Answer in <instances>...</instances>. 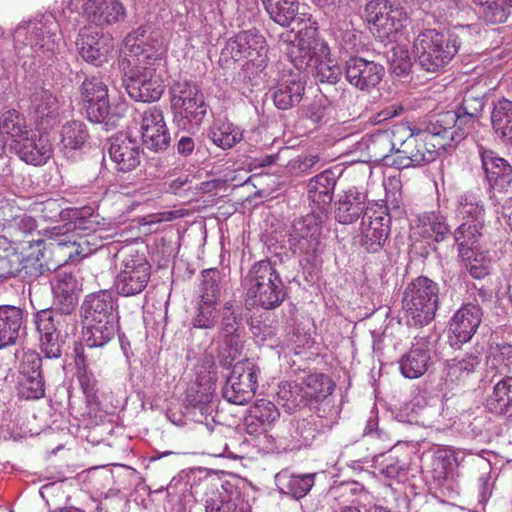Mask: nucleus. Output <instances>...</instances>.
Instances as JSON below:
<instances>
[{
    "instance_id": "obj_23",
    "label": "nucleus",
    "mask_w": 512,
    "mask_h": 512,
    "mask_svg": "<svg viewBox=\"0 0 512 512\" xmlns=\"http://www.w3.org/2000/svg\"><path fill=\"white\" fill-rule=\"evenodd\" d=\"M125 89L135 101L153 102L161 98L164 92V84L156 71H144L135 75H124Z\"/></svg>"
},
{
    "instance_id": "obj_54",
    "label": "nucleus",
    "mask_w": 512,
    "mask_h": 512,
    "mask_svg": "<svg viewBox=\"0 0 512 512\" xmlns=\"http://www.w3.org/2000/svg\"><path fill=\"white\" fill-rule=\"evenodd\" d=\"M209 136L216 146L229 149L240 142L242 132L229 121H217L211 127Z\"/></svg>"
},
{
    "instance_id": "obj_48",
    "label": "nucleus",
    "mask_w": 512,
    "mask_h": 512,
    "mask_svg": "<svg viewBox=\"0 0 512 512\" xmlns=\"http://www.w3.org/2000/svg\"><path fill=\"white\" fill-rule=\"evenodd\" d=\"M77 366V380L81 387L83 394L86 397V401L89 405L99 404V382L96 379L94 373L88 368L85 357L77 354L75 359Z\"/></svg>"
},
{
    "instance_id": "obj_44",
    "label": "nucleus",
    "mask_w": 512,
    "mask_h": 512,
    "mask_svg": "<svg viewBox=\"0 0 512 512\" xmlns=\"http://www.w3.org/2000/svg\"><path fill=\"white\" fill-rule=\"evenodd\" d=\"M483 102L479 98L465 96L462 105L457 110V123L455 124L456 143L463 140L474 127L475 118L481 112Z\"/></svg>"
},
{
    "instance_id": "obj_43",
    "label": "nucleus",
    "mask_w": 512,
    "mask_h": 512,
    "mask_svg": "<svg viewBox=\"0 0 512 512\" xmlns=\"http://www.w3.org/2000/svg\"><path fill=\"white\" fill-rule=\"evenodd\" d=\"M366 196L356 190H348L338 203L335 218L341 224H352L362 214L364 215Z\"/></svg>"
},
{
    "instance_id": "obj_26",
    "label": "nucleus",
    "mask_w": 512,
    "mask_h": 512,
    "mask_svg": "<svg viewBox=\"0 0 512 512\" xmlns=\"http://www.w3.org/2000/svg\"><path fill=\"white\" fill-rule=\"evenodd\" d=\"M481 240L454 241L458 256L469 274L475 279H483L489 274L491 260L487 253L477 251Z\"/></svg>"
},
{
    "instance_id": "obj_46",
    "label": "nucleus",
    "mask_w": 512,
    "mask_h": 512,
    "mask_svg": "<svg viewBox=\"0 0 512 512\" xmlns=\"http://www.w3.org/2000/svg\"><path fill=\"white\" fill-rule=\"evenodd\" d=\"M486 406L491 413H512V377L506 376L496 383L492 394L486 400Z\"/></svg>"
},
{
    "instance_id": "obj_22",
    "label": "nucleus",
    "mask_w": 512,
    "mask_h": 512,
    "mask_svg": "<svg viewBox=\"0 0 512 512\" xmlns=\"http://www.w3.org/2000/svg\"><path fill=\"white\" fill-rule=\"evenodd\" d=\"M76 45L82 58L95 66H101L106 62L113 50L112 40L100 36L97 28L92 25L80 30Z\"/></svg>"
},
{
    "instance_id": "obj_15",
    "label": "nucleus",
    "mask_w": 512,
    "mask_h": 512,
    "mask_svg": "<svg viewBox=\"0 0 512 512\" xmlns=\"http://www.w3.org/2000/svg\"><path fill=\"white\" fill-rule=\"evenodd\" d=\"M151 276V265L142 256H129L123 260V268L116 276L114 286L122 296L140 294Z\"/></svg>"
},
{
    "instance_id": "obj_59",
    "label": "nucleus",
    "mask_w": 512,
    "mask_h": 512,
    "mask_svg": "<svg viewBox=\"0 0 512 512\" xmlns=\"http://www.w3.org/2000/svg\"><path fill=\"white\" fill-rule=\"evenodd\" d=\"M307 388L306 394L314 399H325L335 389L333 380L323 373L309 374L304 379Z\"/></svg>"
},
{
    "instance_id": "obj_9",
    "label": "nucleus",
    "mask_w": 512,
    "mask_h": 512,
    "mask_svg": "<svg viewBox=\"0 0 512 512\" xmlns=\"http://www.w3.org/2000/svg\"><path fill=\"white\" fill-rule=\"evenodd\" d=\"M222 56L236 62L245 60L246 64L262 70L268 64V45L256 30L241 31L226 42Z\"/></svg>"
},
{
    "instance_id": "obj_20",
    "label": "nucleus",
    "mask_w": 512,
    "mask_h": 512,
    "mask_svg": "<svg viewBox=\"0 0 512 512\" xmlns=\"http://www.w3.org/2000/svg\"><path fill=\"white\" fill-rule=\"evenodd\" d=\"M481 166L491 189L506 192L512 184V166L496 152L483 146L478 148Z\"/></svg>"
},
{
    "instance_id": "obj_35",
    "label": "nucleus",
    "mask_w": 512,
    "mask_h": 512,
    "mask_svg": "<svg viewBox=\"0 0 512 512\" xmlns=\"http://www.w3.org/2000/svg\"><path fill=\"white\" fill-rule=\"evenodd\" d=\"M336 180L330 170H325L312 178L308 183V197L316 205V211H323L330 205L333 199Z\"/></svg>"
},
{
    "instance_id": "obj_50",
    "label": "nucleus",
    "mask_w": 512,
    "mask_h": 512,
    "mask_svg": "<svg viewBox=\"0 0 512 512\" xmlns=\"http://www.w3.org/2000/svg\"><path fill=\"white\" fill-rule=\"evenodd\" d=\"M491 121L495 132L506 141L512 139V101L501 99L494 106Z\"/></svg>"
},
{
    "instance_id": "obj_12",
    "label": "nucleus",
    "mask_w": 512,
    "mask_h": 512,
    "mask_svg": "<svg viewBox=\"0 0 512 512\" xmlns=\"http://www.w3.org/2000/svg\"><path fill=\"white\" fill-rule=\"evenodd\" d=\"M456 215L461 223L452 233L454 241L482 239L486 226V212L478 196L472 193L461 196Z\"/></svg>"
},
{
    "instance_id": "obj_56",
    "label": "nucleus",
    "mask_w": 512,
    "mask_h": 512,
    "mask_svg": "<svg viewBox=\"0 0 512 512\" xmlns=\"http://www.w3.org/2000/svg\"><path fill=\"white\" fill-rule=\"evenodd\" d=\"M37 228V222L35 218L25 213L23 210L17 220L6 226V230L3 232L4 237L9 239L12 243H23ZM27 243L30 245V243ZM31 241H35L32 239Z\"/></svg>"
},
{
    "instance_id": "obj_5",
    "label": "nucleus",
    "mask_w": 512,
    "mask_h": 512,
    "mask_svg": "<svg viewBox=\"0 0 512 512\" xmlns=\"http://www.w3.org/2000/svg\"><path fill=\"white\" fill-rule=\"evenodd\" d=\"M248 295L254 304L264 309H275L286 298L283 281L269 260L255 263L249 272Z\"/></svg>"
},
{
    "instance_id": "obj_6",
    "label": "nucleus",
    "mask_w": 512,
    "mask_h": 512,
    "mask_svg": "<svg viewBox=\"0 0 512 512\" xmlns=\"http://www.w3.org/2000/svg\"><path fill=\"white\" fill-rule=\"evenodd\" d=\"M363 17L369 30L381 42L394 40L407 21L404 8L390 0L368 1Z\"/></svg>"
},
{
    "instance_id": "obj_19",
    "label": "nucleus",
    "mask_w": 512,
    "mask_h": 512,
    "mask_svg": "<svg viewBox=\"0 0 512 512\" xmlns=\"http://www.w3.org/2000/svg\"><path fill=\"white\" fill-rule=\"evenodd\" d=\"M389 219L382 211L365 210L360 226V245L369 253L381 250L389 235Z\"/></svg>"
},
{
    "instance_id": "obj_30",
    "label": "nucleus",
    "mask_w": 512,
    "mask_h": 512,
    "mask_svg": "<svg viewBox=\"0 0 512 512\" xmlns=\"http://www.w3.org/2000/svg\"><path fill=\"white\" fill-rule=\"evenodd\" d=\"M14 149L19 158L34 166L45 164L52 155L51 143L42 137L28 135L17 140Z\"/></svg>"
},
{
    "instance_id": "obj_24",
    "label": "nucleus",
    "mask_w": 512,
    "mask_h": 512,
    "mask_svg": "<svg viewBox=\"0 0 512 512\" xmlns=\"http://www.w3.org/2000/svg\"><path fill=\"white\" fill-rule=\"evenodd\" d=\"M205 512H250V506L244 500L241 490L226 481L220 488L206 494Z\"/></svg>"
},
{
    "instance_id": "obj_52",
    "label": "nucleus",
    "mask_w": 512,
    "mask_h": 512,
    "mask_svg": "<svg viewBox=\"0 0 512 512\" xmlns=\"http://www.w3.org/2000/svg\"><path fill=\"white\" fill-rule=\"evenodd\" d=\"M304 402L302 387L296 382H282L278 386L276 403L284 413L293 414Z\"/></svg>"
},
{
    "instance_id": "obj_14",
    "label": "nucleus",
    "mask_w": 512,
    "mask_h": 512,
    "mask_svg": "<svg viewBox=\"0 0 512 512\" xmlns=\"http://www.w3.org/2000/svg\"><path fill=\"white\" fill-rule=\"evenodd\" d=\"M326 220L323 211H312L293 223L290 243L301 254L313 255L320 245L322 225Z\"/></svg>"
},
{
    "instance_id": "obj_29",
    "label": "nucleus",
    "mask_w": 512,
    "mask_h": 512,
    "mask_svg": "<svg viewBox=\"0 0 512 512\" xmlns=\"http://www.w3.org/2000/svg\"><path fill=\"white\" fill-rule=\"evenodd\" d=\"M31 108L43 129L53 127L60 118V106L57 97L47 89L39 88L31 97Z\"/></svg>"
},
{
    "instance_id": "obj_61",
    "label": "nucleus",
    "mask_w": 512,
    "mask_h": 512,
    "mask_svg": "<svg viewBox=\"0 0 512 512\" xmlns=\"http://www.w3.org/2000/svg\"><path fill=\"white\" fill-rule=\"evenodd\" d=\"M510 8L508 0H495L490 2V5H486L485 9H478V13L483 20L490 24H501L504 23L510 14Z\"/></svg>"
},
{
    "instance_id": "obj_31",
    "label": "nucleus",
    "mask_w": 512,
    "mask_h": 512,
    "mask_svg": "<svg viewBox=\"0 0 512 512\" xmlns=\"http://www.w3.org/2000/svg\"><path fill=\"white\" fill-rule=\"evenodd\" d=\"M315 473L294 474L283 469L275 475V485L281 494L299 500L305 497L315 484Z\"/></svg>"
},
{
    "instance_id": "obj_1",
    "label": "nucleus",
    "mask_w": 512,
    "mask_h": 512,
    "mask_svg": "<svg viewBox=\"0 0 512 512\" xmlns=\"http://www.w3.org/2000/svg\"><path fill=\"white\" fill-rule=\"evenodd\" d=\"M279 46L298 70L313 67L316 78L322 83L335 84L340 80L342 70L331 58L328 43L318 37L315 21L309 19L297 33L292 30L283 32Z\"/></svg>"
},
{
    "instance_id": "obj_60",
    "label": "nucleus",
    "mask_w": 512,
    "mask_h": 512,
    "mask_svg": "<svg viewBox=\"0 0 512 512\" xmlns=\"http://www.w3.org/2000/svg\"><path fill=\"white\" fill-rule=\"evenodd\" d=\"M362 437L383 449L390 447L393 442L391 432L380 424L379 418H368L363 428Z\"/></svg>"
},
{
    "instance_id": "obj_27",
    "label": "nucleus",
    "mask_w": 512,
    "mask_h": 512,
    "mask_svg": "<svg viewBox=\"0 0 512 512\" xmlns=\"http://www.w3.org/2000/svg\"><path fill=\"white\" fill-rule=\"evenodd\" d=\"M481 321V308L467 304L454 314L450 322V331L456 338L457 343H467L476 333Z\"/></svg>"
},
{
    "instance_id": "obj_45",
    "label": "nucleus",
    "mask_w": 512,
    "mask_h": 512,
    "mask_svg": "<svg viewBox=\"0 0 512 512\" xmlns=\"http://www.w3.org/2000/svg\"><path fill=\"white\" fill-rule=\"evenodd\" d=\"M90 137L88 128L83 121H67L60 130V147L67 153L81 149Z\"/></svg>"
},
{
    "instance_id": "obj_53",
    "label": "nucleus",
    "mask_w": 512,
    "mask_h": 512,
    "mask_svg": "<svg viewBox=\"0 0 512 512\" xmlns=\"http://www.w3.org/2000/svg\"><path fill=\"white\" fill-rule=\"evenodd\" d=\"M0 132L6 134L14 142L29 135L25 116L16 109H9L0 117Z\"/></svg>"
},
{
    "instance_id": "obj_4",
    "label": "nucleus",
    "mask_w": 512,
    "mask_h": 512,
    "mask_svg": "<svg viewBox=\"0 0 512 512\" xmlns=\"http://www.w3.org/2000/svg\"><path fill=\"white\" fill-rule=\"evenodd\" d=\"M170 106L179 126L199 127L207 116L208 104L193 81H174L169 90Z\"/></svg>"
},
{
    "instance_id": "obj_17",
    "label": "nucleus",
    "mask_w": 512,
    "mask_h": 512,
    "mask_svg": "<svg viewBox=\"0 0 512 512\" xmlns=\"http://www.w3.org/2000/svg\"><path fill=\"white\" fill-rule=\"evenodd\" d=\"M108 154L117 171L130 172L140 165L143 151L136 139L119 133L109 139Z\"/></svg>"
},
{
    "instance_id": "obj_47",
    "label": "nucleus",
    "mask_w": 512,
    "mask_h": 512,
    "mask_svg": "<svg viewBox=\"0 0 512 512\" xmlns=\"http://www.w3.org/2000/svg\"><path fill=\"white\" fill-rule=\"evenodd\" d=\"M366 152L371 161L379 162L396 152V143L393 140V132L388 130L371 134L366 142Z\"/></svg>"
},
{
    "instance_id": "obj_55",
    "label": "nucleus",
    "mask_w": 512,
    "mask_h": 512,
    "mask_svg": "<svg viewBox=\"0 0 512 512\" xmlns=\"http://www.w3.org/2000/svg\"><path fill=\"white\" fill-rule=\"evenodd\" d=\"M457 123V112L447 111L438 114L435 122L428 126L431 133H435L442 143L445 144V150L456 142L455 124Z\"/></svg>"
},
{
    "instance_id": "obj_16",
    "label": "nucleus",
    "mask_w": 512,
    "mask_h": 512,
    "mask_svg": "<svg viewBox=\"0 0 512 512\" xmlns=\"http://www.w3.org/2000/svg\"><path fill=\"white\" fill-rule=\"evenodd\" d=\"M140 131L143 143L149 150L160 152L169 147L171 137L160 107L151 106L142 113Z\"/></svg>"
},
{
    "instance_id": "obj_41",
    "label": "nucleus",
    "mask_w": 512,
    "mask_h": 512,
    "mask_svg": "<svg viewBox=\"0 0 512 512\" xmlns=\"http://www.w3.org/2000/svg\"><path fill=\"white\" fill-rule=\"evenodd\" d=\"M304 90L301 80L291 78L279 82L270 92L274 105L280 110H288L300 103Z\"/></svg>"
},
{
    "instance_id": "obj_63",
    "label": "nucleus",
    "mask_w": 512,
    "mask_h": 512,
    "mask_svg": "<svg viewBox=\"0 0 512 512\" xmlns=\"http://www.w3.org/2000/svg\"><path fill=\"white\" fill-rule=\"evenodd\" d=\"M389 62L391 70L397 76L406 75L411 68V58L405 45H394L390 51Z\"/></svg>"
},
{
    "instance_id": "obj_49",
    "label": "nucleus",
    "mask_w": 512,
    "mask_h": 512,
    "mask_svg": "<svg viewBox=\"0 0 512 512\" xmlns=\"http://www.w3.org/2000/svg\"><path fill=\"white\" fill-rule=\"evenodd\" d=\"M89 478L94 492L106 499L117 496L121 490L114 479L113 472L107 467L91 469Z\"/></svg>"
},
{
    "instance_id": "obj_13",
    "label": "nucleus",
    "mask_w": 512,
    "mask_h": 512,
    "mask_svg": "<svg viewBox=\"0 0 512 512\" xmlns=\"http://www.w3.org/2000/svg\"><path fill=\"white\" fill-rule=\"evenodd\" d=\"M257 366L249 361L237 362L223 387V397L232 404L243 405L253 398L257 388Z\"/></svg>"
},
{
    "instance_id": "obj_3",
    "label": "nucleus",
    "mask_w": 512,
    "mask_h": 512,
    "mask_svg": "<svg viewBox=\"0 0 512 512\" xmlns=\"http://www.w3.org/2000/svg\"><path fill=\"white\" fill-rule=\"evenodd\" d=\"M438 304L439 287L425 276L415 278L403 292L402 309L409 326L424 327L430 324L435 318Z\"/></svg>"
},
{
    "instance_id": "obj_11",
    "label": "nucleus",
    "mask_w": 512,
    "mask_h": 512,
    "mask_svg": "<svg viewBox=\"0 0 512 512\" xmlns=\"http://www.w3.org/2000/svg\"><path fill=\"white\" fill-rule=\"evenodd\" d=\"M162 60V52L145 43L138 35H127L121 49L120 69L124 75H135L144 71H156Z\"/></svg>"
},
{
    "instance_id": "obj_28",
    "label": "nucleus",
    "mask_w": 512,
    "mask_h": 512,
    "mask_svg": "<svg viewBox=\"0 0 512 512\" xmlns=\"http://www.w3.org/2000/svg\"><path fill=\"white\" fill-rule=\"evenodd\" d=\"M430 362L429 342L426 338H415L410 350L400 360V370L404 377L415 379L422 376Z\"/></svg>"
},
{
    "instance_id": "obj_10",
    "label": "nucleus",
    "mask_w": 512,
    "mask_h": 512,
    "mask_svg": "<svg viewBox=\"0 0 512 512\" xmlns=\"http://www.w3.org/2000/svg\"><path fill=\"white\" fill-rule=\"evenodd\" d=\"M217 367L211 359H204L197 367V377L186 390L185 405L190 413L209 416L217 412L212 403L217 381Z\"/></svg>"
},
{
    "instance_id": "obj_36",
    "label": "nucleus",
    "mask_w": 512,
    "mask_h": 512,
    "mask_svg": "<svg viewBox=\"0 0 512 512\" xmlns=\"http://www.w3.org/2000/svg\"><path fill=\"white\" fill-rule=\"evenodd\" d=\"M84 341L90 348L103 347L109 341L114 339L118 330V318L115 316H106V318L85 322Z\"/></svg>"
},
{
    "instance_id": "obj_42",
    "label": "nucleus",
    "mask_w": 512,
    "mask_h": 512,
    "mask_svg": "<svg viewBox=\"0 0 512 512\" xmlns=\"http://www.w3.org/2000/svg\"><path fill=\"white\" fill-rule=\"evenodd\" d=\"M71 312L45 309L36 314V329L40 335H66Z\"/></svg>"
},
{
    "instance_id": "obj_8",
    "label": "nucleus",
    "mask_w": 512,
    "mask_h": 512,
    "mask_svg": "<svg viewBox=\"0 0 512 512\" xmlns=\"http://www.w3.org/2000/svg\"><path fill=\"white\" fill-rule=\"evenodd\" d=\"M439 151H445V144L428 128L411 133L396 149L392 164L399 167L417 166L434 161Z\"/></svg>"
},
{
    "instance_id": "obj_62",
    "label": "nucleus",
    "mask_w": 512,
    "mask_h": 512,
    "mask_svg": "<svg viewBox=\"0 0 512 512\" xmlns=\"http://www.w3.org/2000/svg\"><path fill=\"white\" fill-rule=\"evenodd\" d=\"M217 301H208L201 299L197 308V313L193 317L192 325L195 328L209 329L212 328L217 319L216 311Z\"/></svg>"
},
{
    "instance_id": "obj_51",
    "label": "nucleus",
    "mask_w": 512,
    "mask_h": 512,
    "mask_svg": "<svg viewBox=\"0 0 512 512\" xmlns=\"http://www.w3.org/2000/svg\"><path fill=\"white\" fill-rule=\"evenodd\" d=\"M270 18L281 26H289L295 19L299 3L297 0H262Z\"/></svg>"
},
{
    "instance_id": "obj_57",
    "label": "nucleus",
    "mask_w": 512,
    "mask_h": 512,
    "mask_svg": "<svg viewBox=\"0 0 512 512\" xmlns=\"http://www.w3.org/2000/svg\"><path fill=\"white\" fill-rule=\"evenodd\" d=\"M479 364V358L471 354L461 359H453L448 363L447 377L451 382H465Z\"/></svg>"
},
{
    "instance_id": "obj_64",
    "label": "nucleus",
    "mask_w": 512,
    "mask_h": 512,
    "mask_svg": "<svg viewBox=\"0 0 512 512\" xmlns=\"http://www.w3.org/2000/svg\"><path fill=\"white\" fill-rule=\"evenodd\" d=\"M239 309L233 300L224 303L221 312V330L226 335H233L237 332L241 322L240 314L237 313Z\"/></svg>"
},
{
    "instance_id": "obj_40",
    "label": "nucleus",
    "mask_w": 512,
    "mask_h": 512,
    "mask_svg": "<svg viewBox=\"0 0 512 512\" xmlns=\"http://www.w3.org/2000/svg\"><path fill=\"white\" fill-rule=\"evenodd\" d=\"M23 324L22 310L15 306H0V349L15 344Z\"/></svg>"
},
{
    "instance_id": "obj_21",
    "label": "nucleus",
    "mask_w": 512,
    "mask_h": 512,
    "mask_svg": "<svg viewBox=\"0 0 512 512\" xmlns=\"http://www.w3.org/2000/svg\"><path fill=\"white\" fill-rule=\"evenodd\" d=\"M28 242L30 243L32 252L25 257L27 261L30 259L46 261V255L50 254L54 265L62 266L81 253L79 247L82 245V242L53 240L49 243H45L42 239ZM22 260H24V258H22Z\"/></svg>"
},
{
    "instance_id": "obj_7",
    "label": "nucleus",
    "mask_w": 512,
    "mask_h": 512,
    "mask_svg": "<svg viewBox=\"0 0 512 512\" xmlns=\"http://www.w3.org/2000/svg\"><path fill=\"white\" fill-rule=\"evenodd\" d=\"M80 99L88 120L93 123L111 122L114 125L127 110V104L122 102L116 107L117 113L110 112L108 87L100 77L95 75L86 77L82 82Z\"/></svg>"
},
{
    "instance_id": "obj_58",
    "label": "nucleus",
    "mask_w": 512,
    "mask_h": 512,
    "mask_svg": "<svg viewBox=\"0 0 512 512\" xmlns=\"http://www.w3.org/2000/svg\"><path fill=\"white\" fill-rule=\"evenodd\" d=\"M18 396L26 400H37L45 395V380L43 374L35 376H18Z\"/></svg>"
},
{
    "instance_id": "obj_18",
    "label": "nucleus",
    "mask_w": 512,
    "mask_h": 512,
    "mask_svg": "<svg viewBox=\"0 0 512 512\" xmlns=\"http://www.w3.org/2000/svg\"><path fill=\"white\" fill-rule=\"evenodd\" d=\"M384 72L381 64L362 57L352 56L345 63L346 80L362 91L376 87L381 82Z\"/></svg>"
},
{
    "instance_id": "obj_2",
    "label": "nucleus",
    "mask_w": 512,
    "mask_h": 512,
    "mask_svg": "<svg viewBox=\"0 0 512 512\" xmlns=\"http://www.w3.org/2000/svg\"><path fill=\"white\" fill-rule=\"evenodd\" d=\"M474 27L462 26L446 35L436 29L420 32L413 42V52L420 67L430 73L442 72L464 42H470Z\"/></svg>"
},
{
    "instance_id": "obj_38",
    "label": "nucleus",
    "mask_w": 512,
    "mask_h": 512,
    "mask_svg": "<svg viewBox=\"0 0 512 512\" xmlns=\"http://www.w3.org/2000/svg\"><path fill=\"white\" fill-rule=\"evenodd\" d=\"M114 298L108 290H101L86 296L82 311L85 322H92L106 318V316H115Z\"/></svg>"
},
{
    "instance_id": "obj_37",
    "label": "nucleus",
    "mask_w": 512,
    "mask_h": 512,
    "mask_svg": "<svg viewBox=\"0 0 512 512\" xmlns=\"http://www.w3.org/2000/svg\"><path fill=\"white\" fill-rule=\"evenodd\" d=\"M176 427L187 429L199 436H211L216 440V434L230 435L235 433V428L220 424L217 418H168Z\"/></svg>"
},
{
    "instance_id": "obj_39",
    "label": "nucleus",
    "mask_w": 512,
    "mask_h": 512,
    "mask_svg": "<svg viewBox=\"0 0 512 512\" xmlns=\"http://www.w3.org/2000/svg\"><path fill=\"white\" fill-rule=\"evenodd\" d=\"M228 420L229 421H220V424L234 427L236 430L235 433L230 435L216 434V440L220 438L237 439L238 436H242L245 433L251 436H258L268 432L272 426L276 424L280 425L279 420H281V418H271L270 420L266 418L267 421H265L264 418H243V421H241V418H228Z\"/></svg>"
},
{
    "instance_id": "obj_33",
    "label": "nucleus",
    "mask_w": 512,
    "mask_h": 512,
    "mask_svg": "<svg viewBox=\"0 0 512 512\" xmlns=\"http://www.w3.org/2000/svg\"><path fill=\"white\" fill-rule=\"evenodd\" d=\"M55 303L59 309L72 312L78 303V281L72 273L58 272L53 282Z\"/></svg>"
},
{
    "instance_id": "obj_25",
    "label": "nucleus",
    "mask_w": 512,
    "mask_h": 512,
    "mask_svg": "<svg viewBox=\"0 0 512 512\" xmlns=\"http://www.w3.org/2000/svg\"><path fill=\"white\" fill-rule=\"evenodd\" d=\"M412 230L414 235L427 243L443 242L451 234L447 219L440 211H428L418 215Z\"/></svg>"
},
{
    "instance_id": "obj_32",
    "label": "nucleus",
    "mask_w": 512,
    "mask_h": 512,
    "mask_svg": "<svg viewBox=\"0 0 512 512\" xmlns=\"http://www.w3.org/2000/svg\"><path fill=\"white\" fill-rule=\"evenodd\" d=\"M85 13L95 26H104L122 21L125 8L118 0H89L85 4Z\"/></svg>"
},
{
    "instance_id": "obj_34",
    "label": "nucleus",
    "mask_w": 512,
    "mask_h": 512,
    "mask_svg": "<svg viewBox=\"0 0 512 512\" xmlns=\"http://www.w3.org/2000/svg\"><path fill=\"white\" fill-rule=\"evenodd\" d=\"M312 418H283L280 426L288 428L287 433L277 434V437L290 442L293 447L310 445L318 433Z\"/></svg>"
}]
</instances>
